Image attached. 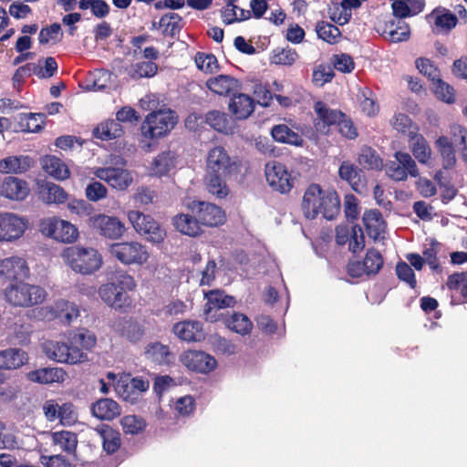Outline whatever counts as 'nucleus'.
<instances>
[{
    "instance_id": "obj_1",
    "label": "nucleus",
    "mask_w": 467,
    "mask_h": 467,
    "mask_svg": "<svg viewBox=\"0 0 467 467\" xmlns=\"http://www.w3.org/2000/svg\"><path fill=\"white\" fill-rule=\"evenodd\" d=\"M340 202L333 190L324 191L318 184H311L306 190L302 210L307 219H315L319 213L327 220H333L339 213Z\"/></svg>"
},
{
    "instance_id": "obj_2",
    "label": "nucleus",
    "mask_w": 467,
    "mask_h": 467,
    "mask_svg": "<svg viewBox=\"0 0 467 467\" xmlns=\"http://www.w3.org/2000/svg\"><path fill=\"white\" fill-rule=\"evenodd\" d=\"M136 282L130 275L123 270L116 271L112 281L99 288L101 300L114 309H122L131 305L128 292L136 288Z\"/></svg>"
},
{
    "instance_id": "obj_3",
    "label": "nucleus",
    "mask_w": 467,
    "mask_h": 467,
    "mask_svg": "<svg viewBox=\"0 0 467 467\" xmlns=\"http://www.w3.org/2000/svg\"><path fill=\"white\" fill-rule=\"evenodd\" d=\"M62 257L74 272L82 275H91L102 265V256L93 247L74 245L64 250Z\"/></svg>"
},
{
    "instance_id": "obj_4",
    "label": "nucleus",
    "mask_w": 467,
    "mask_h": 467,
    "mask_svg": "<svg viewBox=\"0 0 467 467\" xmlns=\"http://www.w3.org/2000/svg\"><path fill=\"white\" fill-rule=\"evenodd\" d=\"M4 295L6 302L11 306L26 308L42 304L47 293L40 285L19 281L7 285Z\"/></svg>"
},
{
    "instance_id": "obj_5",
    "label": "nucleus",
    "mask_w": 467,
    "mask_h": 467,
    "mask_svg": "<svg viewBox=\"0 0 467 467\" xmlns=\"http://www.w3.org/2000/svg\"><path fill=\"white\" fill-rule=\"evenodd\" d=\"M178 121V116L169 109L150 113L141 125L143 138L155 140L169 134Z\"/></svg>"
},
{
    "instance_id": "obj_6",
    "label": "nucleus",
    "mask_w": 467,
    "mask_h": 467,
    "mask_svg": "<svg viewBox=\"0 0 467 467\" xmlns=\"http://www.w3.org/2000/svg\"><path fill=\"white\" fill-rule=\"evenodd\" d=\"M111 164L114 166L96 169L95 176L119 191L128 189L133 182V175L130 171L124 168L126 161L118 156L111 159Z\"/></svg>"
},
{
    "instance_id": "obj_7",
    "label": "nucleus",
    "mask_w": 467,
    "mask_h": 467,
    "mask_svg": "<svg viewBox=\"0 0 467 467\" xmlns=\"http://www.w3.org/2000/svg\"><path fill=\"white\" fill-rule=\"evenodd\" d=\"M111 256L125 265H143L150 258L145 245L137 242L114 243L109 247Z\"/></svg>"
},
{
    "instance_id": "obj_8",
    "label": "nucleus",
    "mask_w": 467,
    "mask_h": 467,
    "mask_svg": "<svg viewBox=\"0 0 467 467\" xmlns=\"http://www.w3.org/2000/svg\"><path fill=\"white\" fill-rule=\"evenodd\" d=\"M39 230L45 236L66 244H71L78 237V230L73 223L57 216L42 219Z\"/></svg>"
},
{
    "instance_id": "obj_9",
    "label": "nucleus",
    "mask_w": 467,
    "mask_h": 467,
    "mask_svg": "<svg viewBox=\"0 0 467 467\" xmlns=\"http://www.w3.org/2000/svg\"><path fill=\"white\" fill-rule=\"evenodd\" d=\"M42 350L46 356L60 363L77 364L87 359V354L71 343L47 340L42 343Z\"/></svg>"
},
{
    "instance_id": "obj_10",
    "label": "nucleus",
    "mask_w": 467,
    "mask_h": 467,
    "mask_svg": "<svg viewBox=\"0 0 467 467\" xmlns=\"http://www.w3.org/2000/svg\"><path fill=\"white\" fill-rule=\"evenodd\" d=\"M205 171L234 175L240 171V162L231 158L223 147L215 146L207 153Z\"/></svg>"
},
{
    "instance_id": "obj_11",
    "label": "nucleus",
    "mask_w": 467,
    "mask_h": 467,
    "mask_svg": "<svg viewBox=\"0 0 467 467\" xmlns=\"http://www.w3.org/2000/svg\"><path fill=\"white\" fill-rule=\"evenodd\" d=\"M87 223L100 236L109 240L120 239L126 232L125 224L118 217L103 213L89 216Z\"/></svg>"
},
{
    "instance_id": "obj_12",
    "label": "nucleus",
    "mask_w": 467,
    "mask_h": 467,
    "mask_svg": "<svg viewBox=\"0 0 467 467\" xmlns=\"http://www.w3.org/2000/svg\"><path fill=\"white\" fill-rule=\"evenodd\" d=\"M386 174L393 181L400 182L411 177L419 176L416 162L407 152L398 151L394 154V160L385 165Z\"/></svg>"
},
{
    "instance_id": "obj_13",
    "label": "nucleus",
    "mask_w": 467,
    "mask_h": 467,
    "mask_svg": "<svg viewBox=\"0 0 467 467\" xmlns=\"http://www.w3.org/2000/svg\"><path fill=\"white\" fill-rule=\"evenodd\" d=\"M265 174L270 187L281 193H287L294 187V178L286 167L276 161L265 164Z\"/></svg>"
},
{
    "instance_id": "obj_14",
    "label": "nucleus",
    "mask_w": 467,
    "mask_h": 467,
    "mask_svg": "<svg viewBox=\"0 0 467 467\" xmlns=\"http://www.w3.org/2000/svg\"><path fill=\"white\" fill-rule=\"evenodd\" d=\"M27 220L14 213H0V242H14L23 236Z\"/></svg>"
},
{
    "instance_id": "obj_15",
    "label": "nucleus",
    "mask_w": 467,
    "mask_h": 467,
    "mask_svg": "<svg viewBox=\"0 0 467 467\" xmlns=\"http://www.w3.org/2000/svg\"><path fill=\"white\" fill-rule=\"evenodd\" d=\"M40 314L47 320L58 319L61 323L70 324L78 317L79 309L76 304L60 299L41 308Z\"/></svg>"
},
{
    "instance_id": "obj_16",
    "label": "nucleus",
    "mask_w": 467,
    "mask_h": 467,
    "mask_svg": "<svg viewBox=\"0 0 467 467\" xmlns=\"http://www.w3.org/2000/svg\"><path fill=\"white\" fill-rule=\"evenodd\" d=\"M179 359L190 370L204 374L213 370L217 364L213 356L197 350L185 351L181 354Z\"/></svg>"
},
{
    "instance_id": "obj_17",
    "label": "nucleus",
    "mask_w": 467,
    "mask_h": 467,
    "mask_svg": "<svg viewBox=\"0 0 467 467\" xmlns=\"http://www.w3.org/2000/svg\"><path fill=\"white\" fill-rule=\"evenodd\" d=\"M29 276V267L20 256L0 259V281H17Z\"/></svg>"
},
{
    "instance_id": "obj_18",
    "label": "nucleus",
    "mask_w": 467,
    "mask_h": 467,
    "mask_svg": "<svg viewBox=\"0 0 467 467\" xmlns=\"http://www.w3.org/2000/svg\"><path fill=\"white\" fill-rule=\"evenodd\" d=\"M192 212H197L201 224L213 227L224 223V212L213 203L193 201L189 204Z\"/></svg>"
},
{
    "instance_id": "obj_19",
    "label": "nucleus",
    "mask_w": 467,
    "mask_h": 467,
    "mask_svg": "<svg viewBox=\"0 0 467 467\" xmlns=\"http://www.w3.org/2000/svg\"><path fill=\"white\" fill-rule=\"evenodd\" d=\"M207 303L204 307V315L208 320H215V315H212L213 310L234 307L236 300L234 297L226 295L221 290H212L204 293Z\"/></svg>"
},
{
    "instance_id": "obj_20",
    "label": "nucleus",
    "mask_w": 467,
    "mask_h": 467,
    "mask_svg": "<svg viewBox=\"0 0 467 467\" xmlns=\"http://www.w3.org/2000/svg\"><path fill=\"white\" fill-rule=\"evenodd\" d=\"M0 194L10 200L22 201L29 194V187L26 181L9 176L3 181Z\"/></svg>"
},
{
    "instance_id": "obj_21",
    "label": "nucleus",
    "mask_w": 467,
    "mask_h": 467,
    "mask_svg": "<svg viewBox=\"0 0 467 467\" xmlns=\"http://www.w3.org/2000/svg\"><path fill=\"white\" fill-rule=\"evenodd\" d=\"M430 24L433 25L436 33H448L457 25V17L450 10L438 7L427 16Z\"/></svg>"
},
{
    "instance_id": "obj_22",
    "label": "nucleus",
    "mask_w": 467,
    "mask_h": 467,
    "mask_svg": "<svg viewBox=\"0 0 467 467\" xmlns=\"http://www.w3.org/2000/svg\"><path fill=\"white\" fill-rule=\"evenodd\" d=\"M314 110L317 116L315 126L320 131H325L327 127L337 124L343 118L341 111L330 109L322 101L315 103Z\"/></svg>"
},
{
    "instance_id": "obj_23",
    "label": "nucleus",
    "mask_w": 467,
    "mask_h": 467,
    "mask_svg": "<svg viewBox=\"0 0 467 467\" xmlns=\"http://www.w3.org/2000/svg\"><path fill=\"white\" fill-rule=\"evenodd\" d=\"M229 110L237 119H245L254 110V100L247 94L234 93L229 102Z\"/></svg>"
},
{
    "instance_id": "obj_24",
    "label": "nucleus",
    "mask_w": 467,
    "mask_h": 467,
    "mask_svg": "<svg viewBox=\"0 0 467 467\" xmlns=\"http://www.w3.org/2000/svg\"><path fill=\"white\" fill-rule=\"evenodd\" d=\"M232 176L233 175L205 171L203 181L207 192L219 199L225 198L230 192L227 180Z\"/></svg>"
},
{
    "instance_id": "obj_25",
    "label": "nucleus",
    "mask_w": 467,
    "mask_h": 467,
    "mask_svg": "<svg viewBox=\"0 0 467 467\" xmlns=\"http://www.w3.org/2000/svg\"><path fill=\"white\" fill-rule=\"evenodd\" d=\"M67 373L61 368H43L26 373V379L35 383L51 384L63 382Z\"/></svg>"
},
{
    "instance_id": "obj_26",
    "label": "nucleus",
    "mask_w": 467,
    "mask_h": 467,
    "mask_svg": "<svg viewBox=\"0 0 467 467\" xmlns=\"http://www.w3.org/2000/svg\"><path fill=\"white\" fill-rule=\"evenodd\" d=\"M172 330L179 338L184 341H201L204 338L202 325L199 321L179 322L173 326Z\"/></svg>"
},
{
    "instance_id": "obj_27",
    "label": "nucleus",
    "mask_w": 467,
    "mask_h": 467,
    "mask_svg": "<svg viewBox=\"0 0 467 467\" xmlns=\"http://www.w3.org/2000/svg\"><path fill=\"white\" fill-rule=\"evenodd\" d=\"M239 81L230 75H218L206 81V87L219 96H227L239 88Z\"/></svg>"
},
{
    "instance_id": "obj_28",
    "label": "nucleus",
    "mask_w": 467,
    "mask_h": 467,
    "mask_svg": "<svg viewBox=\"0 0 467 467\" xmlns=\"http://www.w3.org/2000/svg\"><path fill=\"white\" fill-rule=\"evenodd\" d=\"M382 36L393 43L406 41L410 36V29L404 20L392 19L386 23Z\"/></svg>"
},
{
    "instance_id": "obj_29",
    "label": "nucleus",
    "mask_w": 467,
    "mask_h": 467,
    "mask_svg": "<svg viewBox=\"0 0 467 467\" xmlns=\"http://www.w3.org/2000/svg\"><path fill=\"white\" fill-rule=\"evenodd\" d=\"M42 169L51 177L58 181H64L70 175L67 165L54 155H46L40 161Z\"/></svg>"
},
{
    "instance_id": "obj_30",
    "label": "nucleus",
    "mask_w": 467,
    "mask_h": 467,
    "mask_svg": "<svg viewBox=\"0 0 467 467\" xmlns=\"http://www.w3.org/2000/svg\"><path fill=\"white\" fill-rule=\"evenodd\" d=\"M26 351L10 348L0 351V369H16L27 362Z\"/></svg>"
},
{
    "instance_id": "obj_31",
    "label": "nucleus",
    "mask_w": 467,
    "mask_h": 467,
    "mask_svg": "<svg viewBox=\"0 0 467 467\" xmlns=\"http://www.w3.org/2000/svg\"><path fill=\"white\" fill-rule=\"evenodd\" d=\"M363 223L367 233L373 240H379L385 233L386 223L381 213L377 210H370L364 213Z\"/></svg>"
},
{
    "instance_id": "obj_32",
    "label": "nucleus",
    "mask_w": 467,
    "mask_h": 467,
    "mask_svg": "<svg viewBox=\"0 0 467 467\" xmlns=\"http://www.w3.org/2000/svg\"><path fill=\"white\" fill-rule=\"evenodd\" d=\"M91 412L99 420H111L120 414V408L111 399H101L92 404Z\"/></svg>"
},
{
    "instance_id": "obj_33",
    "label": "nucleus",
    "mask_w": 467,
    "mask_h": 467,
    "mask_svg": "<svg viewBox=\"0 0 467 467\" xmlns=\"http://www.w3.org/2000/svg\"><path fill=\"white\" fill-rule=\"evenodd\" d=\"M32 160L28 156H9L0 161V172L23 173L29 170Z\"/></svg>"
},
{
    "instance_id": "obj_34",
    "label": "nucleus",
    "mask_w": 467,
    "mask_h": 467,
    "mask_svg": "<svg viewBox=\"0 0 467 467\" xmlns=\"http://www.w3.org/2000/svg\"><path fill=\"white\" fill-rule=\"evenodd\" d=\"M39 198L47 204H60L67 201V193L57 184L45 182L39 186Z\"/></svg>"
},
{
    "instance_id": "obj_35",
    "label": "nucleus",
    "mask_w": 467,
    "mask_h": 467,
    "mask_svg": "<svg viewBox=\"0 0 467 467\" xmlns=\"http://www.w3.org/2000/svg\"><path fill=\"white\" fill-rule=\"evenodd\" d=\"M175 152L171 150L162 151L151 162V174L156 176L165 175L175 167Z\"/></svg>"
},
{
    "instance_id": "obj_36",
    "label": "nucleus",
    "mask_w": 467,
    "mask_h": 467,
    "mask_svg": "<svg viewBox=\"0 0 467 467\" xmlns=\"http://www.w3.org/2000/svg\"><path fill=\"white\" fill-rule=\"evenodd\" d=\"M157 71L158 66L153 61H138L125 68V72L135 80L143 78H152L157 74Z\"/></svg>"
},
{
    "instance_id": "obj_37",
    "label": "nucleus",
    "mask_w": 467,
    "mask_h": 467,
    "mask_svg": "<svg viewBox=\"0 0 467 467\" xmlns=\"http://www.w3.org/2000/svg\"><path fill=\"white\" fill-rule=\"evenodd\" d=\"M172 221L175 228L183 234L197 236L202 232L199 219L196 220L189 214H178Z\"/></svg>"
},
{
    "instance_id": "obj_38",
    "label": "nucleus",
    "mask_w": 467,
    "mask_h": 467,
    "mask_svg": "<svg viewBox=\"0 0 467 467\" xmlns=\"http://www.w3.org/2000/svg\"><path fill=\"white\" fill-rule=\"evenodd\" d=\"M271 135L275 141L287 143L295 146H301L303 139L285 124H279L273 127Z\"/></svg>"
},
{
    "instance_id": "obj_39",
    "label": "nucleus",
    "mask_w": 467,
    "mask_h": 467,
    "mask_svg": "<svg viewBox=\"0 0 467 467\" xmlns=\"http://www.w3.org/2000/svg\"><path fill=\"white\" fill-rule=\"evenodd\" d=\"M205 122L213 130L228 134L233 130L232 121L226 113L211 110L205 115Z\"/></svg>"
},
{
    "instance_id": "obj_40",
    "label": "nucleus",
    "mask_w": 467,
    "mask_h": 467,
    "mask_svg": "<svg viewBox=\"0 0 467 467\" xmlns=\"http://www.w3.org/2000/svg\"><path fill=\"white\" fill-rule=\"evenodd\" d=\"M144 353L148 359L158 364H169L173 358L168 346L159 342L149 344Z\"/></svg>"
},
{
    "instance_id": "obj_41",
    "label": "nucleus",
    "mask_w": 467,
    "mask_h": 467,
    "mask_svg": "<svg viewBox=\"0 0 467 467\" xmlns=\"http://www.w3.org/2000/svg\"><path fill=\"white\" fill-rule=\"evenodd\" d=\"M123 133L120 123L116 119H108L101 122L95 130V137L102 140L119 138Z\"/></svg>"
},
{
    "instance_id": "obj_42",
    "label": "nucleus",
    "mask_w": 467,
    "mask_h": 467,
    "mask_svg": "<svg viewBox=\"0 0 467 467\" xmlns=\"http://www.w3.org/2000/svg\"><path fill=\"white\" fill-rule=\"evenodd\" d=\"M234 2V0H229L222 10V19L226 25L244 21L251 16L249 10L238 7Z\"/></svg>"
},
{
    "instance_id": "obj_43",
    "label": "nucleus",
    "mask_w": 467,
    "mask_h": 467,
    "mask_svg": "<svg viewBox=\"0 0 467 467\" xmlns=\"http://www.w3.org/2000/svg\"><path fill=\"white\" fill-rule=\"evenodd\" d=\"M226 327L240 335H247L253 328L251 320L242 313H233L224 319Z\"/></svg>"
},
{
    "instance_id": "obj_44",
    "label": "nucleus",
    "mask_w": 467,
    "mask_h": 467,
    "mask_svg": "<svg viewBox=\"0 0 467 467\" xmlns=\"http://www.w3.org/2000/svg\"><path fill=\"white\" fill-rule=\"evenodd\" d=\"M52 441L56 447L67 453L74 452L78 445L76 434L67 431L54 432Z\"/></svg>"
},
{
    "instance_id": "obj_45",
    "label": "nucleus",
    "mask_w": 467,
    "mask_h": 467,
    "mask_svg": "<svg viewBox=\"0 0 467 467\" xmlns=\"http://www.w3.org/2000/svg\"><path fill=\"white\" fill-rule=\"evenodd\" d=\"M436 146L442 157V166L445 169L452 168L456 163L455 150L449 138L440 137L436 140Z\"/></svg>"
},
{
    "instance_id": "obj_46",
    "label": "nucleus",
    "mask_w": 467,
    "mask_h": 467,
    "mask_svg": "<svg viewBox=\"0 0 467 467\" xmlns=\"http://www.w3.org/2000/svg\"><path fill=\"white\" fill-rule=\"evenodd\" d=\"M410 147L414 157L420 163H427L431 158V150L426 140L420 134H413L410 137Z\"/></svg>"
},
{
    "instance_id": "obj_47",
    "label": "nucleus",
    "mask_w": 467,
    "mask_h": 467,
    "mask_svg": "<svg viewBox=\"0 0 467 467\" xmlns=\"http://www.w3.org/2000/svg\"><path fill=\"white\" fill-rule=\"evenodd\" d=\"M68 341L72 346H76L78 348L80 346L83 349L89 350L95 347L97 337L93 332L88 329H80L70 334Z\"/></svg>"
},
{
    "instance_id": "obj_48",
    "label": "nucleus",
    "mask_w": 467,
    "mask_h": 467,
    "mask_svg": "<svg viewBox=\"0 0 467 467\" xmlns=\"http://www.w3.org/2000/svg\"><path fill=\"white\" fill-rule=\"evenodd\" d=\"M19 125L23 130L37 132L42 129L44 115L36 113H21L18 116Z\"/></svg>"
},
{
    "instance_id": "obj_49",
    "label": "nucleus",
    "mask_w": 467,
    "mask_h": 467,
    "mask_svg": "<svg viewBox=\"0 0 467 467\" xmlns=\"http://www.w3.org/2000/svg\"><path fill=\"white\" fill-rule=\"evenodd\" d=\"M316 31L319 38L329 44L337 43L341 36V32L335 25L325 21L317 24Z\"/></svg>"
},
{
    "instance_id": "obj_50",
    "label": "nucleus",
    "mask_w": 467,
    "mask_h": 467,
    "mask_svg": "<svg viewBox=\"0 0 467 467\" xmlns=\"http://www.w3.org/2000/svg\"><path fill=\"white\" fill-rule=\"evenodd\" d=\"M149 388V382L143 380L142 379L134 378L130 383L124 384L119 383L117 387V390L125 400L130 397V394L135 392L140 393L146 391Z\"/></svg>"
},
{
    "instance_id": "obj_51",
    "label": "nucleus",
    "mask_w": 467,
    "mask_h": 467,
    "mask_svg": "<svg viewBox=\"0 0 467 467\" xmlns=\"http://www.w3.org/2000/svg\"><path fill=\"white\" fill-rule=\"evenodd\" d=\"M120 425L126 434L137 435L146 427L145 420L137 415H126L120 420Z\"/></svg>"
},
{
    "instance_id": "obj_52",
    "label": "nucleus",
    "mask_w": 467,
    "mask_h": 467,
    "mask_svg": "<svg viewBox=\"0 0 467 467\" xmlns=\"http://www.w3.org/2000/svg\"><path fill=\"white\" fill-rule=\"evenodd\" d=\"M366 275H376L383 265V258L376 249H368L363 260Z\"/></svg>"
},
{
    "instance_id": "obj_53",
    "label": "nucleus",
    "mask_w": 467,
    "mask_h": 467,
    "mask_svg": "<svg viewBox=\"0 0 467 467\" xmlns=\"http://www.w3.org/2000/svg\"><path fill=\"white\" fill-rule=\"evenodd\" d=\"M78 7L81 10L90 9L91 13L99 18H103L109 13V6L104 0H80Z\"/></svg>"
},
{
    "instance_id": "obj_54",
    "label": "nucleus",
    "mask_w": 467,
    "mask_h": 467,
    "mask_svg": "<svg viewBox=\"0 0 467 467\" xmlns=\"http://www.w3.org/2000/svg\"><path fill=\"white\" fill-rule=\"evenodd\" d=\"M339 177L347 181L351 187L357 191L359 182V172L358 168L349 161H344L338 170Z\"/></svg>"
},
{
    "instance_id": "obj_55",
    "label": "nucleus",
    "mask_w": 467,
    "mask_h": 467,
    "mask_svg": "<svg viewBox=\"0 0 467 467\" xmlns=\"http://www.w3.org/2000/svg\"><path fill=\"white\" fill-rule=\"evenodd\" d=\"M361 110L368 116H374L379 111V106L373 93L369 89L362 90L358 95Z\"/></svg>"
},
{
    "instance_id": "obj_56",
    "label": "nucleus",
    "mask_w": 467,
    "mask_h": 467,
    "mask_svg": "<svg viewBox=\"0 0 467 467\" xmlns=\"http://www.w3.org/2000/svg\"><path fill=\"white\" fill-rule=\"evenodd\" d=\"M128 219L139 234H142V233L150 225L148 223H150L153 220L150 215H146L135 210L128 213Z\"/></svg>"
},
{
    "instance_id": "obj_57",
    "label": "nucleus",
    "mask_w": 467,
    "mask_h": 467,
    "mask_svg": "<svg viewBox=\"0 0 467 467\" xmlns=\"http://www.w3.org/2000/svg\"><path fill=\"white\" fill-rule=\"evenodd\" d=\"M358 163L365 169H379L382 161L371 148H363L358 156Z\"/></svg>"
},
{
    "instance_id": "obj_58",
    "label": "nucleus",
    "mask_w": 467,
    "mask_h": 467,
    "mask_svg": "<svg viewBox=\"0 0 467 467\" xmlns=\"http://www.w3.org/2000/svg\"><path fill=\"white\" fill-rule=\"evenodd\" d=\"M103 449L108 453H114L120 446L119 434L110 428H107L101 432Z\"/></svg>"
},
{
    "instance_id": "obj_59",
    "label": "nucleus",
    "mask_w": 467,
    "mask_h": 467,
    "mask_svg": "<svg viewBox=\"0 0 467 467\" xmlns=\"http://www.w3.org/2000/svg\"><path fill=\"white\" fill-rule=\"evenodd\" d=\"M298 56L291 48H276L274 50L271 61L276 65H292Z\"/></svg>"
},
{
    "instance_id": "obj_60",
    "label": "nucleus",
    "mask_w": 467,
    "mask_h": 467,
    "mask_svg": "<svg viewBox=\"0 0 467 467\" xmlns=\"http://www.w3.org/2000/svg\"><path fill=\"white\" fill-rule=\"evenodd\" d=\"M433 83V91L438 99L447 102L451 103L454 101V92L453 88L447 84L446 82L442 81L440 77L435 79V81H432Z\"/></svg>"
},
{
    "instance_id": "obj_61",
    "label": "nucleus",
    "mask_w": 467,
    "mask_h": 467,
    "mask_svg": "<svg viewBox=\"0 0 467 467\" xmlns=\"http://www.w3.org/2000/svg\"><path fill=\"white\" fill-rule=\"evenodd\" d=\"M195 64L199 69L205 73H213L218 68L217 58L213 54L197 53Z\"/></svg>"
},
{
    "instance_id": "obj_62",
    "label": "nucleus",
    "mask_w": 467,
    "mask_h": 467,
    "mask_svg": "<svg viewBox=\"0 0 467 467\" xmlns=\"http://www.w3.org/2000/svg\"><path fill=\"white\" fill-rule=\"evenodd\" d=\"M396 275L398 278L405 282L410 288H415L417 285L415 274L411 266L406 262H399L396 265Z\"/></svg>"
},
{
    "instance_id": "obj_63",
    "label": "nucleus",
    "mask_w": 467,
    "mask_h": 467,
    "mask_svg": "<svg viewBox=\"0 0 467 467\" xmlns=\"http://www.w3.org/2000/svg\"><path fill=\"white\" fill-rule=\"evenodd\" d=\"M446 285L450 290L461 289L462 296L467 298V272L449 275Z\"/></svg>"
},
{
    "instance_id": "obj_64",
    "label": "nucleus",
    "mask_w": 467,
    "mask_h": 467,
    "mask_svg": "<svg viewBox=\"0 0 467 467\" xmlns=\"http://www.w3.org/2000/svg\"><path fill=\"white\" fill-rule=\"evenodd\" d=\"M150 225L149 228H147L141 235L145 236L146 239L153 244H160L161 243L165 236H166V231L164 228H162L158 222H156L154 219L152 222L149 223Z\"/></svg>"
}]
</instances>
